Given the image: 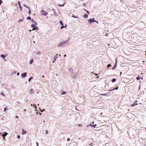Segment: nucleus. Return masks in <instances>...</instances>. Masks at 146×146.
<instances>
[{
  "label": "nucleus",
  "mask_w": 146,
  "mask_h": 146,
  "mask_svg": "<svg viewBox=\"0 0 146 146\" xmlns=\"http://www.w3.org/2000/svg\"><path fill=\"white\" fill-rule=\"evenodd\" d=\"M31 26L32 28H33L32 29V31H33L34 30H36V29L38 30V28H37V27H36V26L34 24L32 25Z\"/></svg>",
  "instance_id": "nucleus-1"
},
{
  "label": "nucleus",
  "mask_w": 146,
  "mask_h": 146,
  "mask_svg": "<svg viewBox=\"0 0 146 146\" xmlns=\"http://www.w3.org/2000/svg\"><path fill=\"white\" fill-rule=\"evenodd\" d=\"M41 14L42 15L46 16L48 14V13L44 11L43 9H42L41 11Z\"/></svg>",
  "instance_id": "nucleus-2"
},
{
  "label": "nucleus",
  "mask_w": 146,
  "mask_h": 146,
  "mask_svg": "<svg viewBox=\"0 0 146 146\" xmlns=\"http://www.w3.org/2000/svg\"><path fill=\"white\" fill-rule=\"evenodd\" d=\"M137 100L135 101L133 104L131 105V106L133 107V106H134L135 105H137Z\"/></svg>",
  "instance_id": "nucleus-3"
},
{
  "label": "nucleus",
  "mask_w": 146,
  "mask_h": 146,
  "mask_svg": "<svg viewBox=\"0 0 146 146\" xmlns=\"http://www.w3.org/2000/svg\"><path fill=\"white\" fill-rule=\"evenodd\" d=\"M21 76L22 77H25L27 76V73L26 72H25L21 74Z\"/></svg>",
  "instance_id": "nucleus-4"
},
{
  "label": "nucleus",
  "mask_w": 146,
  "mask_h": 146,
  "mask_svg": "<svg viewBox=\"0 0 146 146\" xmlns=\"http://www.w3.org/2000/svg\"><path fill=\"white\" fill-rule=\"evenodd\" d=\"M4 134H3L2 135V136L3 137H5L7 135V134H8L6 132H4Z\"/></svg>",
  "instance_id": "nucleus-5"
},
{
  "label": "nucleus",
  "mask_w": 146,
  "mask_h": 146,
  "mask_svg": "<svg viewBox=\"0 0 146 146\" xmlns=\"http://www.w3.org/2000/svg\"><path fill=\"white\" fill-rule=\"evenodd\" d=\"M22 134L24 135L27 132L26 131H25L23 129H22Z\"/></svg>",
  "instance_id": "nucleus-6"
},
{
  "label": "nucleus",
  "mask_w": 146,
  "mask_h": 146,
  "mask_svg": "<svg viewBox=\"0 0 146 146\" xmlns=\"http://www.w3.org/2000/svg\"><path fill=\"white\" fill-rule=\"evenodd\" d=\"M83 17L84 18H87L88 17V15L86 14H84Z\"/></svg>",
  "instance_id": "nucleus-7"
},
{
  "label": "nucleus",
  "mask_w": 146,
  "mask_h": 146,
  "mask_svg": "<svg viewBox=\"0 0 146 146\" xmlns=\"http://www.w3.org/2000/svg\"><path fill=\"white\" fill-rule=\"evenodd\" d=\"M88 21L89 23H91L93 22V19H89L88 20Z\"/></svg>",
  "instance_id": "nucleus-8"
},
{
  "label": "nucleus",
  "mask_w": 146,
  "mask_h": 146,
  "mask_svg": "<svg viewBox=\"0 0 146 146\" xmlns=\"http://www.w3.org/2000/svg\"><path fill=\"white\" fill-rule=\"evenodd\" d=\"M1 57L2 58L4 59L5 58L6 56L4 54H1Z\"/></svg>",
  "instance_id": "nucleus-9"
},
{
  "label": "nucleus",
  "mask_w": 146,
  "mask_h": 146,
  "mask_svg": "<svg viewBox=\"0 0 146 146\" xmlns=\"http://www.w3.org/2000/svg\"><path fill=\"white\" fill-rule=\"evenodd\" d=\"M92 19H93V22H95L96 23H98V21H97L94 20V18H93Z\"/></svg>",
  "instance_id": "nucleus-10"
},
{
  "label": "nucleus",
  "mask_w": 146,
  "mask_h": 146,
  "mask_svg": "<svg viewBox=\"0 0 146 146\" xmlns=\"http://www.w3.org/2000/svg\"><path fill=\"white\" fill-rule=\"evenodd\" d=\"M0 95H2L4 97H5V94L3 93V92H2L1 93H0Z\"/></svg>",
  "instance_id": "nucleus-11"
},
{
  "label": "nucleus",
  "mask_w": 146,
  "mask_h": 146,
  "mask_svg": "<svg viewBox=\"0 0 146 146\" xmlns=\"http://www.w3.org/2000/svg\"><path fill=\"white\" fill-rule=\"evenodd\" d=\"M83 9L88 14H90L89 12L88 11V10H86V9Z\"/></svg>",
  "instance_id": "nucleus-12"
},
{
  "label": "nucleus",
  "mask_w": 146,
  "mask_h": 146,
  "mask_svg": "<svg viewBox=\"0 0 146 146\" xmlns=\"http://www.w3.org/2000/svg\"><path fill=\"white\" fill-rule=\"evenodd\" d=\"M58 55V54H57L56 55H55V56H54V60H55L56 59V58H57V57H56V56Z\"/></svg>",
  "instance_id": "nucleus-13"
},
{
  "label": "nucleus",
  "mask_w": 146,
  "mask_h": 146,
  "mask_svg": "<svg viewBox=\"0 0 146 146\" xmlns=\"http://www.w3.org/2000/svg\"><path fill=\"white\" fill-rule=\"evenodd\" d=\"M116 81V79L115 78H113L112 80V82H113Z\"/></svg>",
  "instance_id": "nucleus-14"
},
{
  "label": "nucleus",
  "mask_w": 146,
  "mask_h": 146,
  "mask_svg": "<svg viewBox=\"0 0 146 146\" xmlns=\"http://www.w3.org/2000/svg\"><path fill=\"white\" fill-rule=\"evenodd\" d=\"M27 20H30V21L31 20V17H28L27 18Z\"/></svg>",
  "instance_id": "nucleus-15"
},
{
  "label": "nucleus",
  "mask_w": 146,
  "mask_h": 146,
  "mask_svg": "<svg viewBox=\"0 0 146 146\" xmlns=\"http://www.w3.org/2000/svg\"><path fill=\"white\" fill-rule=\"evenodd\" d=\"M33 60L31 59L30 61V64H32L33 63Z\"/></svg>",
  "instance_id": "nucleus-16"
},
{
  "label": "nucleus",
  "mask_w": 146,
  "mask_h": 146,
  "mask_svg": "<svg viewBox=\"0 0 146 146\" xmlns=\"http://www.w3.org/2000/svg\"><path fill=\"white\" fill-rule=\"evenodd\" d=\"M116 64H115L112 68V69L114 70L116 68Z\"/></svg>",
  "instance_id": "nucleus-17"
},
{
  "label": "nucleus",
  "mask_w": 146,
  "mask_h": 146,
  "mask_svg": "<svg viewBox=\"0 0 146 146\" xmlns=\"http://www.w3.org/2000/svg\"><path fill=\"white\" fill-rule=\"evenodd\" d=\"M141 78V77H137L136 78V79L138 80H139Z\"/></svg>",
  "instance_id": "nucleus-18"
},
{
  "label": "nucleus",
  "mask_w": 146,
  "mask_h": 146,
  "mask_svg": "<svg viewBox=\"0 0 146 146\" xmlns=\"http://www.w3.org/2000/svg\"><path fill=\"white\" fill-rule=\"evenodd\" d=\"M60 24L62 25H63V23H62V21H60Z\"/></svg>",
  "instance_id": "nucleus-19"
},
{
  "label": "nucleus",
  "mask_w": 146,
  "mask_h": 146,
  "mask_svg": "<svg viewBox=\"0 0 146 146\" xmlns=\"http://www.w3.org/2000/svg\"><path fill=\"white\" fill-rule=\"evenodd\" d=\"M66 92H62L61 93V94L62 95H63V94H66Z\"/></svg>",
  "instance_id": "nucleus-20"
},
{
  "label": "nucleus",
  "mask_w": 146,
  "mask_h": 146,
  "mask_svg": "<svg viewBox=\"0 0 146 146\" xmlns=\"http://www.w3.org/2000/svg\"><path fill=\"white\" fill-rule=\"evenodd\" d=\"M32 77H30L29 79V82H30V81L32 79Z\"/></svg>",
  "instance_id": "nucleus-21"
},
{
  "label": "nucleus",
  "mask_w": 146,
  "mask_h": 146,
  "mask_svg": "<svg viewBox=\"0 0 146 146\" xmlns=\"http://www.w3.org/2000/svg\"><path fill=\"white\" fill-rule=\"evenodd\" d=\"M107 94V93H105V94H101V95L102 96H106V94Z\"/></svg>",
  "instance_id": "nucleus-22"
},
{
  "label": "nucleus",
  "mask_w": 146,
  "mask_h": 146,
  "mask_svg": "<svg viewBox=\"0 0 146 146\" xmlns=\"http://www.w3.org/2000/svg\"><path fill=\"white\" fill-rule=\"evenodd\" d=\"M29 14L30 15L31 13V11L30 9H29Z\"/></svg>",
  "instance_id": "nucleus-23"
},
{
  "label": "nucleus",
  "mask_w": 146,
  "mask_h": 146,
  "mask_svg": "<svg viewBox=\"0 0 146 146\" xmlns=\"http://www.w3.org/2000/svg\"><path fill=\"white\" fill-rule=\"evenodd\" d=\"M72 17H74V18H78V17H76V16H75V15H72Z\"/></svg>",
  "instance_id": "nucleus-24"
},
{
  "label": "nucleus",
  "mask_w": 146,
  "mask_h": 146,
  "mask_svg": "<svg viewBox=\"0 0 146 146\" xmlns=\"http://www.w3.org/2000/svg\"><path fill=\"white\" fill-rule=\"evenodd\" d=\"M118 86H117L116 88H115L113 89V90H117L118 89Z\"/></svg>",
  "instance_id": "nucleus-25"
},
{
  "label": "nucleus",
  "mask_w": 146,
  "mask_h": 146,
  "mask_svg": "<svg viewBox=\"0 0 146 146\" xmlns=\"http://www.w3.org/2000/svg\"><path fill=\"white\" fill-rule=\"evenodd\" d=\"M65 27H66V26H62L61 27V29H63V28Z\"/></svg>",
  "instance_id": "nucleus-26"
},
{
  "label": "nucleus",
  "mask_w": 146,
  "mask_h": 146,
  "mask_svg": "<svg viewBox=\"0 0 146 146\" xmlns=\"http://www.w3.org/2000/svg\"><path fill=\"white\" fill-rule=\"evenodd\" d=\"M96 126H97L96 124H95V125H93V126L94 128H95Z\"/></svg>",
  "instance_id": "nucleus-27"
},
{
  "label": "nucleus",
  "mask_w": 146,
  "mask_h": 146,
  "mask_svg": "<svg viewBox=\"0 0 146 146\" xmlns=\"http://www.w3.org/2000/svg\"><path fill=\"white\" fill-rule=\"evenodd\" d=\"M18 3L19 6H21L20 2L19 1H18Z\"/></svg>",
  "instance_id": "nucleus-28"
},
{
  "label": "nucleus",
  "mask_w": 146,
  "mask_h": 146,
  "mask_svg": "<svg viewBox=\"0 0 146 146\" xmlns=\"http://www.w3.org/2000/svg\"><path fill=\"white\" fill-rule=\"evenodd\" d=\"M45 132L47 134H48V130H46L45 131Z\"/></svg>",
  "instance_id": "nucleus-29"
},
{
  "label": "nucleus",
  "mask_w": 146,
  "mask_h": 146,
  "mask_svg": "<svg viewBox=\"0 0 146 146\" xmlns=\"http://www.w3.org/2000/svg\"><path fill=\"white\" fill-rule=\"evenodd\" d=\"M19 8H20L21 10L22 11V7L20 6H19Z\"/></svg>",
  "instance_id": "nucleus-30"
},
{
  "label": "nucleus",
  "mask_w": 146,
  "mask_h": 146,
  "mask_svg": "<svg viewBox=\"0 0 146 146\" xmlns=\"http://www.w3.org/2000/svg\"><path fill=\"white\" fill-rule=\"evenodd\" d=\"M111 66V65L110 64H109L108 65V67H109Z\"/></svg>",
  "instance_id": "nucleus-31"
},
{
  "label": "nucleus",
  "mask_w": 146,
  "mask_h": 146,
  "mask_svg": "<svg viewBox=\"0 0 146 146\" xmlns=\"http://www.w3.org/2000/svg\"><path fill=\"white\" fill-rule=\"evenodd\" d=\"M7 110V108H4V111H6Z\"/></svg>",
  "instance_id": "nucleus-32"
},
{
  "label": "nucleus",
  "mask_w": 146,
  "mask_h": 146,
  "mask_svg": "<svg viewBox=\"0 0 146 146\" xmlns=\"http://www.w3.org/2000/svg\"><path fill=\"white\" fill-rule=\"evenodd\" d=\"M17 138H18V139H19V138H20V136L19 135H18V136H17Z\"/></svg>",
  "instance_id": "nucleus-33"
},
{
  "label": "nucleus",
  "mask_w": 146,
  "mask_h": 146,
  "mask_svg": "<svg viewBox=\"0 0 146 146\" xmlns=\"http://www.w3.org/2000/svg\"><path fill=\"white\" fill-rule=\"evenodd\" d=\"M82 126V124H78V126H80V127H81Z\"/></svg>",
  "instance_id": "nucleus-34"
},
{
  "label": "nucleus",
  "mask_w": 146,
  "mask_h": 146,
  "mask_svg": "<svg viewBox=\"0 0 146 146\" xmlns=\"http://www.w3.org/2000/svg\"><path fill=\"white\" fill-rule=\"evenodd\" d=\"M2 1L1 0H0V5H1V4H2Z\"/></svg>",
  "instance_id": "nucleus-35"
},
{
  "label": "nucleus",
  "mask_w": 146,
  "mask_h": 146,
  "mask_svg": "<svg viewBox=\"0 0 146 146\" xmlns=\"http://www.w3.org/2000/svg\"><path fill=\"white\" fill-rule=\"evenodd\" d=\"M70 139V138H67V141H69Z\"/></svg>",
  "instance_id": "nucleus-36"
},
{
  "label": "nucleus",
  "mask_w": 146,
  "mask_h": 146,
  "mask_svg": "<svg viewBox=\"0 0 146 146\" xmlns=\"http://www.w3.org/2000/svg\"><path fill=\"white\" fill-rule=\"evenodd\" d=\"M15 117L17 118H19V117L18 116H15Z\"/></svg>",
  "instance_id": "nucleus-37"
},
{
  "label": "nucleus",
  "mask_w": 146,
  "mask_h": 146,
  "mask_svg": "<svg viewBox=\"0 0 146 146\" xmlns=\"http://www.w3.org/2000/svg\"><path fill=\"white\" fill-rule=\"evenodd\" d=\"M113 90H113V89H112V90H109V91H112Z\"/></svg>",
  "instance_id": "nucleus-38"
},
{
  "label": "nucleus",
  "mask_w": 146,
  "mask_h": 146,
  "mask_svg": "<svg viewBox=\"0 0 146 146\" xmlns=\"http://www.w3.org/2000/svg\"><path fill=\"white\" fill-rule=\"evenodd\" d=\"M33 89H31V90H30V91H31V92H32L33 91Z\"/></svg>",
  "instance_id": "nucleus-39"
},
{
  "label": "nucleus",
  "mask_w": 146,
  "mask_h": 146,
  "mask_svg": "<svg viewBox=\"0 0 146 146\" xmlns=\"http://www.w3.org/2000/svg\"><path fill=\"white\" fill-rule=\"evenodd\" d=\"M19 72H18V73H17V76H18V75H19Z\"/></svg>",
  "instance_id": "nucleus-40"
},
{
  "label": "nucleus",
  "mask_w": 146,
  "mask_h": 146,
  "mask_svg": "<svg viewBox=\"0 0 146 146\" xmlns=\"http://www.w3.org/2000/svg\"><path fill=\"white\" fill-rule=\"evenodd\" d=\"M36 145L37 146H38V143H36Z\"/></svg>",
  "instance_id": "nucleus-41"
},
{
  "label": "nucleus",
  "mask_w": 146,
  "mask_h": 146,
  "mask_svg": "<svg viewBox=\"0 0 146 146\" xmlns=\"http://www.w3.org/2000/svg\"><path fill=\"white\" fill-rule=\"evenodd\" d=\"M3 139L4 140H5V138L4 137H3Z\"/></svg>",
  "instance_id": "nucleus-42"
},
{
  "label": "nucleus",
  "mask_w": 146,
  "mask_h": 146,
  "mask_svg": "<svg viewBox=\"0 0 146 146\" xmlns=\"http://www.w3.org/2000/svg\"><path fill=\"white\" fill-rule=\"evenodd\" d=\"M42 77L43 78H44V75H43V76H42Z\"/></svg>",
  "instance_id": "nucleus-43"
},
{
  "label": "nucleus",
  "mask_w": 146,
  "mask_h": 146,
  "mask_svg": "<svg viewBox=\"0 0 146 146\" xmlns=\"http://www.w3.org/2000/svg\"><path fill=\"white\" fill-rule=\"evenodd\" d=\"M122 74V72H120V75H121Z\"/></svg>",
  "instance_id": "nucleus-44"
},
{
  "label": "nucleus",
  "mask_w": 146,
  "mask_h": 146,
  "mask_svg": "<svg viewBox=\"0 0 146 146\" xmlns=\"http://www.w3.org/2000/svg\"><path fill=\"white\" fill-rule=\"evenodd\" d=\"M66 55H65L64 56H65V57H66Z\"/></svg>",
  "instance_id": "nucleus-45"
},
{
  "label": "nucleus",
  "mask_w": 146,
  "mask_h": 146,
  "mask_svg": "<svg viewBox=\"0 0 146 146\" xmlns=\"http://www.w3.org/2000/svg\"><path fill=\"white\" fill-rule=\"evenodd\" d=\"M29 31L30 32V31H31V30H29Z\"/></svg>",
  "instance_id": "nucleus-46"
},
{
  "label": "nucleus",
  "mask_w": 146,
  "mask_h": 146,
  "mask_svg": "<svg viewBox=\"0 0 146 146\" xmlns=\"http://www.w3.org/2000/svg\"><path fill=\"white\" fill-rule=\"evenodd\" d=\"M108 35V34H106V36H107V35Z\"/></svg>",
  "instance_id": "nucleus-47"
},
{
  "label": "nucleus",
  "mask_w": 146,
  "mask_h": 146,
  "mask_svg": "<svg viewBox=\"0 0 146 146\" xmlns=\"http://www.w3.org/2000/svg\"><path fill=\"white\" fill-rule=\"evenodd\" d=\"M62 44V43H61L59 45H61Z\"/></svg>",
  "instance_id": "nucleus-48"
},
{
  "label": "nucleus",
  "mask_w": 146,
  "mask_h": 146,
  "mask_svg": "<svg viewBox=\"0 0 146 146\" xmlns=\"http://www.w3.org/2000/svg\"><path fill=\"white\" fill-rule=\"evenodd\" d=\"M32 92H31V94H32Z\"/></svg>",
  "instance_id": "nucleus-49"
},
{
  "label": "nucleus",
  "mask_w": 146,
  "mask_h": 146,
  "mask_svg": "<svg viewBox=\"0 0 146 146\" xmlns=\"http://www.w3.org/2000/svg\"><path fill=\"white\" fill-rule=\"evenodd\" d=\"M98 77H99V76H98L97 77V78H98Z\"/></svg>",
  "instance_id": "nucleus-50"
},
{
  "label": "nucleus",
  "mask_w": 146,
  "mask_h": 146,
  "mask_svg": "<svg viewBox=\"0 0 146 146\" xmlns=\"http://www.w3.org/2000/svg\"><path fill=\"white\" fill-rule=\"evenodd\" d=\"M1 133H0V135H1Z\"/></svg>",
  "instance_id": "nucleus-51"
},
{
  "label": "nucleus",
  "mask_w": 146,
  "mask_h": 146,
  "mask_svg": "<svg viewBox=\"0 0 146 146\" xmlns=\"http://www.w3.org/2000/svg\"><path fill=\"white\" fill-rule=\"evenodd\" d=\"M145 52H146V51Z\"/></svg>",
  "instance_id": "nucleus-52"
},
{
  "label": "nucleus",
  "mask_w": 146,
  "mask_h": 146,
  "mask_svg": "<svg viewBox=\"0 0 146 146\" xmlns=\"http://www.w3.org/2000/svg\"><path fill=\"white\" fill-rule=\"evenodd\" d=\"M146 55V54H145Z\"/></svg>",
  "instance_id": "nucleus-53"
}]
</instances>
